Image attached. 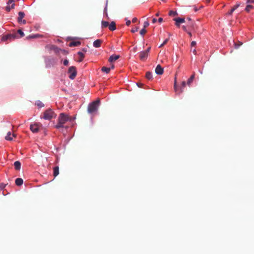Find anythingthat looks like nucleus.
<instances>
[{
	"label": "nucleus",
	"mask_w": 254,
	"mask_h": 254,
	"mask_svg": "<svg viewBox=\"0 0 254 254\" xmlns=\"http://www.w3.org/2000/svg\"><path fill=\"white\" fill-rule=\"evenodd\" d=\"M159 12H157V13L155 14V15H156V16H159Z\"/></svg>",
	"instance_id": "obj_55"
},
{
	"label": "nucleus",
	"mask_w": 254,
	"mask_h": 254,
	"mask_svg": "<svg viewBox=\"0 0 254 254\" xmlns=\"http://www.w3.org/2000/svg\"><path fill=\"white\" fill-rule=\"evenodd\" d=\"M187 33L190 37H191L192 36L191 32L188 31Z\"/></svg>",
	"instance_id": "obj_53"
},
{
	"label": "nucleus",
	"mask_w": 254,
	"mask_h": 254,
	"mask_svg": "<svg viewBox=\"0 0 254 254\" xmlns=\"http://www.w3.org/2000/svg\"><path fill=\"white\" fill-rule=\"evenodd\" d=\"M68 73L69 74L68 77L70 79H74L77 74L76 67L73 66H70L68 68Z\"/></svg>",
	"instance_id": "obj_4"
},
{
	"label": "nucleus",
	"mask_w": 254,
	"mask_h": 254,
	"mask_svg": "<svg viewBox=\"0 0 254 254\" xmlns=\"http://www.w3.org/2000/svg\"><path fill=\"white\" fill-rule=\"evenodd\" d=\"M37 105L38 106H39V107H43L44 106V105L43 103H42L41 102H40L39 101L37 103Z\"/></svg>",
	"instance_id": "obj_34"
},
{
	"label": "nucleus",
	"mask_w": 254,
	"mask_h": 254,
	"mask_svg": "<svg viewBox=\"0 0 254 254\" xmlns=\"http://www.w3.org/2000/svg\"><path fill=\"white\" fill-rule=\"evenodd\" d=\"M138 30V27H135L134 28H133L131 30V32L132 33H134L136 31H137Z\"/></svg>",
	"instance_id": "obj_35"
},
{
	"label": "nucleus",
	"mask_w": 254,
	"mask_h": 254,
	"mask_svg": "<svg viewBox=\"0 0 254 254\" xmlns=\"http://www.w3.org/2000/svg\"><path fill=\"white\" fill-rule=\"evenodd\" d=\"M59 174V168L58 166L55 167L53 168V175L55 177L57 176Z\"/></svg>",
	"instance_id": "obj_17"
},
{
	"label": "nucleus",
	"mask_w": 254,
	"mask_h": 254,
	"mask_svg": "<svg viewBox=\"0 0 254 254\" xmlns=\"http://www.w3.org/2000/svg\"><path fill=\"white\" fill-rule=\"evenodd\" d=\"M100 104V100L98 99L92 102L88 105L87 111L90 114H94L96 113L98 110V108Z\"/></svg>",
	"instance_id": "obj_2"
},
{
	"label": "nucleus",
	"mask_w": 254,
	"mask_h": 254,
	"mask_svg": "<svg viewBox=\"0 0 254 254\" xmlns=\"http://www.w3.org/2000/svg\"><path fill=\"white\" fill-rule=\"evenodd\" d=\"M150 47H149L146 50L144 51L145 52H146V54L148 55V53L149 52V51L150 50Z\"/></svg>",
	"instance_id": "obj_45"
},
{
	"label": "nucleus",
	"mask_w": 254,
	"mask_h": 254,
	"mask_svg": "<svg viewBox=\"0 0 254 254\" xmlns=\"http://www.w3.org/2000/svg\"><path fill=\"white\" fill-rule=\"evenodd\" d=\"M63 64L65 66L67 65L68 64V61L67 60H64V61Z\"/></svg>",
	"instance_id": "obj_39"
},
{
	"label": "nucleus",
	"mask_w": 254,
	"mask_h": 254,
	"mask_svg": "<svg viewBox=\"0 0 254 254\" xmlns=\"http://www.w3.org/2000/svg\"><path fill=\"white\" fill-rule=\"evenodd\" d=\"M234 11V10L232 8V9L230 10V11L228 13L229 15H231L232 13Z\"/></svg>",
	"instance_id": "obj_49"
},
{
	"label": "nucleus",
	"mask_w": 254,
	"mask_h": 254,
	"mask_svg": "<svg viewBox=\"0 0 254 254\" xmlns=\"http://www.w3.org/2000/svg\"><path fill=\"white\" fill-rule=\"evenodd\" d=\"M191 51H192V53L194 54V55H196V51L195 50V49H193V50L192 49H191Z\"/></svg>",
	"instance_id": "obj_48"
},
{
	"label": "nucleus",
	"mask_w": 254,
	"mask_h": 254,
	"mask_svg": "<svg viewBox=\"0 0 254 254\" xmlns=\"http://www.w3.org/2000/svg\"><path fill=\"white\" fill-rule=\"evenodd\" d=\"M12 136H14V137H15V134L13 133V134H12Z\"/></svg>",
	"instance_id": "obj_62"
},
{
	"label": "nucleus",
	"mask_w": 254,
	"mask_h": 254,
	"mask_svg": "<svg viewBox=\"0 0 254 254\" xmlns=\"http://www.w3.org/2000/svg\"><path fill=\"white\" fill-rule=\"evenodd\" d=\"M114 68V65H112L111 67V69H113Z\"/></svg>",
	"instance_id": "obj_56"
},
{
	"label": "nucleus",
	"mask_w": 254,
	"mask_h": 254,
	"mask_svg": "<svg viewBox=\"0 0 254 254\" xmlns=\"http://www.w3.org/2000/svg\"><path fill=\"white\" fill-rule=\"evenodd\" d=\"M182 28L183 29L186 31V32H188V30H187V27L186 26H182Z\"/></svg>",
	"instance_id": "obj_44"
},
{
	"label": "nucleus",
	"mask_w": 254,
	"mask_h": 254,
	"mask_svg": "<svg viewBox=\"0 0 254 254\" xmlns=\"http://www.w3.org/2000/svg\"><path fill=\"white\" fill-rule=\"evenodd\" d=\"M120 58L119 55H113L111 56L109 59V61L110 63H112L117 60H118Z\"/></svg>",
	"instance_id": "obj_11"
},
{
	"label": "nucleus",
	"mask_w": 254,
	"mask_h": 254,
	"mask_svg": "<svg viewBox=\"0 0 254 254\" xmlns=\"http://www.w3.org/2000/svg\"><path fill=\"white\" fill-rule=\"evenodd\" d=\"M18 37L16 33L15 34H9L6 35H5L2 37V41H6L7 40H14L16 38H17Z\"/></svg>",
	"instance_id": "obj_6"
},
{
	"label": "nucleus",
	"mask_w": 254,
	"mask_h": 254,
	"mask_svg": "<svg viewBox=\"0 0 254 254\" xmlns=\"http://www.w3.org/2000/svg\"><path fill=\"white\" fill-rule=\"evenodd\" d=\"M11 132L10 131L8 132L7 133V135L5 137V139L7 140H12V138L11 137Z\"/></svg>",
	"instance_id": "obj_25"
},
{
	"label": "nucleus",
	"mask_w": 254,
	"mask_h": 254,
	"mask_svg": "<svg viewBox=\"0 0 254 254\" xmlns=\"http://www.w3.org/2000/svg\"><path fill=\"white\" fill-rule=\"evenodd\" d=\"M108 27H109V29L111 31H114V30H116V25L115 22H114V21L111 22V23L110 24H109V25Z\"/></svg>",
	"instance_id": "obj_14"
},
{
	"label": "nucleus",
	"mask_w": 254,
	"mask_h": 254,
	"mask_svg": "<svg viewBox=\"0 0 254 254\" xmlns=\"http://www.w3.org/2000/svg\"><path fill=\"white\" fill-rule=\"evenodd\" d=\"M21 22H22L23 24H25L26 23V20H22V21Z\"/></svg>",
	"instance_id": "obj_54"
},
{
	"label": "nucleus",
	"mask_w": 254,
	"mask_h": 254,
	"mask_svg": "<svg viewBox=\"0 0 254 254\" xmlns=\"http://www.w3.org/2000/svg\"><path fill=\"white\" fill-rule=\"evenodd\" d=\"M146 32V30H145V28H143L140 31V34L141 35H144Z\"/></svg>",
	"instance_id": "obj_30"
},
{
	"label": "nucleus",
	"mask_w": 254,
	"mask_h": 254,
	"mask_svg": "<svg viewBox=\"0 0 254 254\" xmlns=\"http://www.w3.org/2000/svg\"><path fill=\"white\" fill-rule=\"evenodd\" d=\"M194 10L195 11H197V9L196 8H195Z\"/></svg>",
	"instance_id": "obj_59"
},
{
	"label": "nucleus",
	"mask_w": 254,
	"mask_h": 254,
	"mask_svg": "<svg viewBox=\"0 0 254 254\" xmlns=\"http://www.w3.org/2000/svg\"><path fill=\"white\" fill-rule=\"evenodd\" d=\"M17 33L20 35V37H20V38L21 37H23L24 36V33L20 29H19V30H17Z\"/></svg>",
	"instance_id": "obj_29"
},
{
	"label": "nucleus",
	"mask_w": 254,
	"mask_h": 254,
	"mask_svg": "<svg viewBox=\"0 0 254 254\" xmlns=\"http://www.w3.org/2000/svg\"><path fill=\"white\" fill-rule=\"evenodd\" d=\"M242 45V43H240V44H235V48L236 49H237V48H238L239 47V46H240Z\"/></svg>",
	"instance_id": "obj_42"
},
{
	"label": "nucleus",
	"mask_w": 254,
	"mask_h": 254,
	"mask_svg": "<svg viewBox=\"0 0 254 254\" xmlns=\"http://www.w3.org/2000/svg\"><path fill=\"white\" fill-rule=\"evenodd\" d=\"M149 25V23L148 21H145L144 23H143V28H146V27H147Z\"/></svg>",
	"instance_id": "obj_33"
},
{
	"label": "nucleus",
	"mask_w": 254,
	"mask_h": 254,
	"mask_svg": "<svg viewBox=\"0 0 254 254\" xmlns=\"http://www.w3.org/2000/svg\"><path fill=\"white\" fill-rule=\"evenodd\" d=\"M196 42L193 41L191 42L190 45H191V47H192L195 46L196 45Z\"/></svg>",
	"instance_id": "obj_40"
},
{
	"label": "nucleus",
	"mask_w": 254,
	"mask_h": 254,
	"mask_svg": "<svg viewBox=\"0 0 254 254\" xmlns=\"http://www.w3.org/2000/svg\"><path fill=\"white\" fill-rule=\"evenodd\" d=\"M188 26L191 28V29L193 31H195L197 30V26L195 25V23L194 22H189L188 24Z\"/></svg>",
	"instance_id": "obj_16"
},
{
	"label": "nucleus",
	"mask_w": 254,
	"mask_h": 254,
	"mask_svg": "<svg viewBox=\"0 0 254 254\" xmlns=\"http://www.w3.org/2000/svg\"><path fill=\"white\" fill-rule=\"evenodd\" d=\"M56 114L51 109L46 110L43 113V118L45 120H50L53 118H55Z\"/></svg>",
	"instance_id": "obj_3"
},
{
	"label": "nucleus",
	"mask_w": 254,
	"mask_h": 254,
	"mask_svg": "<svg viewBox=\"0 0 254 254\" xmlns=\"http://www.w3.org/2000/svg\"><path fill=\"white\" fill-rule=\"evenodd\" d=\"M82 51H83V52H86V49H83L82 50Z\"/></svg>",
	"instance_id": "obj_58"
},
{
	"label": "nucleus",
	"mask_w": 254,
	"mask_h": 254,
	"mask_svg": "<svg viewBox=\"0 0 254 254\" xmlns=\"http://www.w3.org/2000/svg\"><path fill=\"white\" fill-rule=\"evenodd\" d=\"M102 27L106 28L109 26V23L108 21H102L101 22Z\"/></svg>",
	"instance_id": "obj_24"
},
{
	"label": "nucleus",
	"mask_w": 254,
	"mask_h": 254,
	"mask_svg": "<svg viewBox=\"0 0 254 254\" xmlns=\"http://www.w3.org/2000/svg\"><path fill=\"white\" fill-rule=\"evenodd\" d=\"M30 130L33 133H36L39 131V126L38 124L31 125L30 127Z\"/></svg>",
	"instance_id": "obj_7"
},
{
	"label": "nucleus",
	"mask_w": 254,
	"mask_h": 254,
	"mask_svg": "<svg viewBox=\"0 0 254 254\" xmlns=\"http://www.w3.org/2000/svg\"><path fill=\"white\" fill-rule=\"evenodd\" d=\"M126 25L127 26H129L130 24V21L129 20H127V19H126Z\"/></svg>",
	"instance_id": "obj_41"
},
{
	"label": "nucleus",
	"mask_w": 254,
	"mask_h": 254,
	"mask_svg": "<svg viewBox=\"0 0 254 254\" xmlns=\"http://www.w3.org/2000/svg\"><path fill=\"white\" fill-rule=\"evenodd\" d=\"M15 4L12 3L11 5H7L5 7V10L9 12L11 9H13L14 8Z\"/></svg>",
	"instance_id": "obj_22"
},
{
	"label": "nucleus",
	"mask_w": 254,
	"mask_h": 254,
	"mask_svg": "<svg viewBox=\"0 0 254 254\" xmlns=\"http://www.w3.org/2000/svg\"><path fill=\"white\" fill-rule=\"evenodd\" d=\"M78 55L80 57H81V60H79L78 62H81L84 58V54L81 52H78Z\"/></svg>",
	"instance_id": "obj_26"
},
{
	"label": "nucleus",
	"mask_w": 254,
	"mask_h": 254,
	"mask_svg": "<svg viewBox=\"0 0 254 254\" xmlns=\"http://www.w3.org/2000/svg\"><path fill=\"white\" fill-rule=\"evenodd\" d=\"M187 19L190 21V22H192L191 19L190 17H187Z\"/></svg>",
	"instance_id": "obj_52"
},
{
	"label": "nucleus",
	"mask_w": 254,
	"mask_h": 254,
	"mask_svg": "<svg viewBox=\"0 0 254 254\" xmlns=\"http://www.w3.org/2000/svg\"><path fill=\"white\" fill-rule=\"evenodd\" d=\"M169 15L170 16H176L178 15V13L176 11L170 10L169 12Z\"/></svg>",
	"instance_id": "obj_28"
},
{
	"label": "nucleus",
	"mask_w": 254,
	"mask_h": 254,
	"mask_svg": "<svg viewBox=\"0 0 254 254\" xmlns=\"http://www.w3.org/2000/svg\"><path fill=\"white\" fill-rule=\"evenodd\" d=\"M173 20L175 21V22H177L181 23H184L185 22V20L184 18H182L180 17L175 18L173 19Z\"/></svg>",
	"instance_id": "obj_19"
},
{
	"label": "nucleus",
	"mask_w": 254,
	"mask_h": 254,
	"mask_svg": "<svg viewBox=\"0 0 254 254\" xmlns=\"http://www.w3.org/2000/svg\"><path fill=\"white\" fill-rule=\"evenodd\" d=\"M240 5V3H238L236 4L233 8H232L234 10L236 9Z\"/></svg>",
	"instance_id": "obj_38"
},
{
	"label": "nucleus",
	"mask_w": 254,
	"mask_h": 254,
	"mask_svg": "<svg viewBox=\"0 0 254 254\" xmlns=\"http://www.w3.org/2000/svg\"><path fill=\"white\" fill-rule=\"evenodd\" d=\"M6 186V184H5L4 183H0V189L1 190H3L5 188Z\"/></svg>",
	"instance_id": "obj_32"
},
{
	"label": "nucleus",
	"mask_w": 254,
	"mask_h": 254,
	"mask_svg": "<svg viewBox=\"0 0 254 254\" xmlns=\"http://www.w3.org/2000/svg\"><path fill=\"white\" fill-rule=\"evenodd\" d=\"M194 73L190 76L187 81V84L190 86L194 78Z\"/></svg>",
	"instance_id": "obj_20"
},
{
	"label": "nucleus",
	"mask_w": 254,
	"mask_h": 254,
	"mask_svg": "<svg viewBox=\"0 0 254 254\" xmlns=\"http://www.w3.org/2000/svg\"><path fill=\"white\" fill-rule=\"evenodd\" d=\"M69 117L68 115L64 113H61L59 115L58 120V124L56 126V128L59 129L61 127H63L64 125L69 120Z\"/></svg>",
	"instance_id": "obj_1"
},
{
	"label": "nucleus",
	"mask_w": 254,
	"mask_h": 254,
	"mask_svg": "<svg viewBox=\"0 0 254 254\" xmlns=\"http://www.w3.org/2000/svg\"><path fill=\"white\" fill-rule=\"evenodd\" d=\"M81 42L80 41H72L69 43V46L70 47H76L80 45Z\"/></svg>",
	"instance_id": "obj_13"
},
{
	"label": "nucleus",
	"mask_w": 254,
	"mask_h": 254,
	"mask_svg": "<svg viewBox=\"0 0 254 254\" xmlns=\"http://www.w3.org/2000/svg\"><path fill=\"white\" fill-rule=\"evenodd\" d=\"M101 70L103 72H106V73H108L111 70V68L103 66L102 67Z\"/></svg>",
	"instance_id": "obj_23"
},
{
	"label": "nucleus",
	"mask_w": 254,
	"mask_h": 254,
	"mask_svg": "<svg viewBox=\"0 0 254 254\" xmlns=\"http://www.w3.org/2000/svg\"><path fill=\"white\" fill-rule=\"evenodd\" d=\"M137 21V19L136 17L133 18L132 19V22L133 23H135V22H136Z\"/></svg>",
	"instance_id": "obj_46"
},
{
	"label": "nucleus",
	"mask_w": 254,
	"mask_h": 254,
	"mask_svg": "<svg viewBox=\"0 0 254 254\" xmlns=\"http://www.w3.org/2000/svg\"><path fill=\"white\" fill-rule=\"evenodd\" d=\"M148 57V55L146 54V52L144 51H142L139 53V58L141 61H145L146 60Z\"/></svg>",
	"instance_id": "obj_9"
},
{
	"label": "nucleus",
	"mask_w": 254,
	"mask_h": 254,
	"mask_svg": "<svg viewBox=\"0 0 254 254\" xmlns=\"http://www.w3.org/2000/svg\"><path fill=\"white\" fill-rule=\"evenodd\" d=\"M156 21H157V19L156 18L152 19V22L153 23H155V22H156Z\"/></svg>",
	"instance_id": "obj_50"
},
{
	"label": "nucleus",
	"mask_w": 254,
	"mask_h": 254,
	"mask_svg": "<svg viewBox=\"0 0 254 254\" xmlns=\"http://www.w3.org/2000/svg\"><path fill=\"white\" fill-rule=\"evenodd\" d=\"M25 14L22 11H19L18 12V17L17 18V21L19 23L22 21V18L24 17Z\"/></svg>",
	"instance_id": "obj_12"
},
{
	"label": "nucleus",
	"mask_w": 254,
	"mask_h": 254,
	"mask_svg": "<svg viewBox=\"0 0 254 254\" xmlns=\"http://www.w3.org/2000/svg\"><path fill=\"white\" fill-rule=\"evenodd\" d=\"M41 36H40L39 34H35V35H33L29 36V38H35L40 37Z\"/></svg>",
	"instance_id": "obj_31"
},
{
	"label": "nucleus",
	"mask_w": 254,
	"mask_h": 254,
	"mask_svg": "<svg viewBox=\"0 0 254 254\" xmlns=\"http://www.w3.org/2000/svg\"><path fill=\"white\" fill-rule=\"evenodd\" d=\"M137 85L138 87H141V85H139V84H137Z\"/></svg>",
	"instance_id": "obj_61"
},
{
	"label": "nucleus",
	"mask_w": 254,
	"mask_h": 254,
	"mask_svg": "<svg viewBox=\"0 0 254 254\" xmlns=\"http://www.w3.org/2000/svg\"><path fill=\"white\" fill-rule=\"evenodd\" d=\"M23 182V180L21 178H17L15 181V184L18 186H21Z\"/></svg>",
	"instance_id": "obj_18"
},
{
	"label": "nucleus",
	"mask_w": 254,
	"mask_h": 254,
	"mask_svg": "<svg viewBox=\"0 0 254 254\" xmlns=\"http://www.w3.org/2000/svg\"><path fill=\"white\" fill-rule=\"evenodd\" d=\"M163 21V19L161 17H160L158 18V21L159 22V23H161L162 21Z\"/></svg>",
	"instance_id": "obj_47"
},
{
	"label": "nucleus",
	"mask_w": 254,
	"mask_h": 254,
	"mask_svg": "<svg viewBox=\"0 0 254 254\" xmlns=\"http://www.w3.org/2000/svg\"><path fill=\"white\" fill-rule=\"evenodd\" d=\"M137 85L138 87H141V85H139V84H137Z\"/></svg>",
	"instance_id": "obj_60"
},
{
	"label": "nucleus",
	"mask_w": 254,
	"mask_h": 254,
	"mask_svg": "<svg viewBox=\"0 0 254 254\" xmlns=\"http://www.w3.org/2000/svg\"><path fill=\"white\" fill-rule=\"evenodd\" d=\"M207 2H209L210 0H205Z\"/></svg>",
	"instance_id": "obj_57"
},
{
	"label": "nucleus",
	"mask_w": 254,
	"mask_h": 254,
	"mask_svg": "<svg viewBox=\"0 0 254 254\" xmlns=\"http://www.w3.org/2000/svg\"><path fill=\"white\" fill-rule=\"evenodd\" d=\"M163 68L160 64H158L155 68V73L158 75H161L163 73Z\"/></svg>",
	"instance_id": "obj_8"
},
{
	"label": "nucleus",
	"mask_w": 254,
	"mask_h": 254,
	"mask_svg": "<svg viewBox=\"0 0 254 254\" xmlns=\"http://www.w3.org/2000/svg\"><path fill=\"white\" fill-rule=\"evenodd\" d=\"M253 8V6L251 4H248L247 5L245 10L247 12H249L251 9Z\"/></svg>",
	"instance_id": "obj_27"
},
{
	"label": "nucleus",
	"mask_w": 254,
	"mask_h": 254,
	"mask_svg": "<svg viewBox=\"0 0 254 254\" xmlns=\"http://www.w3.org/2000/svg\"><path fill=\"white\" fill-rule=\"evenodd\" d=\"M145 77L148 80H151L153 78L152 73L150 71L146 72Z\"/></svg>",
	"instance_id": "obj_21"
},
{
	"label": "nucleus",
	"mask_w": 254,
	"mask_h": 254,
	"mask_svg": "<svg viewBox=\"0 0 254 254\" xmlns=\"http://www.w3.org/2000/svg\"><path fill=\"white\" fill-rule=\"evenodd\" d=\"M103 41L101 39H97L93 42V46L95 48H99L101 46V45Z\"/></svg>",
	"instance_id": "obj_10"
},
{
	"label": "nucleus",
	"mask_w": 254,
	"mask_h": 254,
	"mask_svg": "<svg viewBox=\"0 0 254 254\" xmlns=\"http://www.w3.org/2000/svg\"><path fill=\"white\" fill-rule=\"evenodd\" d=\"M14 168L16 170H19L21 168V163L19 161H16L14 163Z\"/></svg>",
	"instance_id": "obj_15"
},
{
	"label": "nucleus",
	"mask_w": 254,
	"mask_h": 254,
	"mask_svg": "<svg viewBox=\"0 0 254 254\" xmlns=\"http://www.w3.org/2000/svg\"><path fill=\"white\" fill-rule=\"evenodd\" d=\"M175 24H176V25L177 27H180V23L177 22H176Z\"/></svg>",
	"instance_id": "obj_51"
},
{
	"label": "nucleus",
	"mask_w": 254,
	"mask_h": 254,
	"mask_svg": "<svg viewBox=\"0 0 254 254\" xmlns=\"http://www.w3.org/2000/svg\"><path fill=\"white\" fill-rule=\"evenodd\" d=\"M247 2L254 3V0H247Z\"/></svg>",
	"instance_id": "obj_43"
},
{
	"label": "nucleus",
	"mask_w": 254,
	"mask_h": 254,
	"mask_svg": "<svg viewBox=\"0 0 254 254\" xmlns=\"http://www.w3.org/2000/svg\"><path fill=\"white\" fill-rule=\"evenodd\" d=\"M14 0H8L7 2V5H10V4H12V3H14Z\"/></svg>",
	"instance_id": "obj_36"
},
{
	"label": "nucleus",
	"mask_w": 254,
	"mask_h": 254,
	"mask_svg": "<svg viewBox=\"0 0 254 254\" xmlns=\"http://www.w3.org/2000/svg\"><path fill=\"white\" fill-rule=\"evenodd\" d=\"M168 41V39H166L164 41V42L159 46V47H161L163 46L164 45H165L167 43Z\"/></svg>",
	"instance_id": "obj_37"
},
{
	"label": "nucleus",
	"mask_w": 254,
	"mask_h": 254,
	"mask_svg": "<svg viewBox=\"0 0 254 254\" xmlns=\"http://www.w3.org/2000/svg\"><path fill=\"white\" fill-rule=\"evenodd\" d=\"M186 82L185 81H183L182 82L181 86V87H180V89L178 90L177 89V86H176V80H175V82H174V89H175V92L177 94H180V93H182L184 91V88L186 87Z\"/></svg>",
	"instance_id": "obj_5"
}]
</instances>
